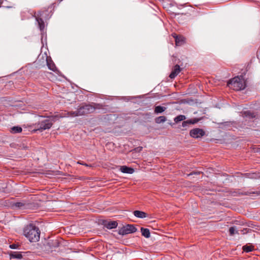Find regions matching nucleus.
Here are the masks:
<instances>
[{
    "instance_id": "b1692460",
    "label": "nucleus",
    "mask_w": 260,
    "mask_h": 260,
    "mask_svg": "<svg viewBox=\"0 0 260 260\" xmlns=\"http://www.w3.org/2000/svg\"><path fill=\"white\" fill-rule=\"evenodd\" d=\"M242 249L246 252H249L253 250V247L251 246L244 245L243 246Z\"/></svg>"
},
{
    "instance_id": "9b49d317",
    "label": "nucleus",
    "mask_w": 260,
    "mask_h": 260,
    "mask_svg": "<svg viewBox=\"0 0 260 260\" xmlns=\"http://www.w3.org/2000/svg\"><path fill=\"white\" fill-rule=\"evenodd\" d=\"M181 69L180 66L178 64H176L173 69L171 74L169 75V77L171 79L175 78L178 74L180 72Z\"/></svg>"
},
{
    "instance_id": "1a4fd4ad",
    "label": "nucleus",
    "mask_w": 260,
    "mask_h": 260,
    "mask_svg": "<svg viewBox=\"0 0 260 260\" xmlns=\"http://www.w3.org/2000/svg\"><path fill=\"white\" fill-rule=\"evenodd\" d=\"M199 119L198 118H193L187 120L186 121H184L182 123V126L183 127L182 128V131H185L187 129V127L188 126L189 124H193L198 122H199Z\"/></svg>"
},
{
    "instance_id": "20e7f679",
    "label": "nucleus",
    "mask_w": 260,
    "mask_h": 260,
    "mask_svg": "<svg viewBox=\"0 0 260 260\" xmlns=\"http://www.w3.org/2000/svg\"><path fill=\"white\" fill-rule=\"evenodd\" d=\"M57 117H58V115L51 116L49 117V119H46L35 123V131L43 132L44 130L50 129L55 121V118Z\"/></svg>"
},
{
    "instance_id": "ddd939ff",
    "label": "nucleus",
    "mask_w": 260,
    "mask_h": 260,
    "mask_svg": "<svg viewBox=\"0 0 260 260\" xmlns=\"http://www.w3.org/2000/svg\"><path fill=\"white\" fill-rule=\"evenodd\" d=\"M134 215L138 218H144L147 216L146 213L139 210H136L134 211Z\"/></svg>"
},
{
    "instance_id": "4be33fe9",
    "label": "nucleus",
    "mask_w": 260,
    "mask_h": 260,
    "mask_svg": "<svg viewBox=\"0 0 260 260\" xmlns=\"http://www.w3.org/2000/svg\"><path fill=\"white\" fill-rule=\"evenodd\" d=\"M22 131V129L20 126H13L11 128L10 132L13 134H16L21 133Z\"/></svg>"
},
{
    "instance_id": "f8f14e48",
    "label": "nucleus",
    "mask_w": 260,
    "mask_h": 260,
    "mask_svg": "<svg viewBox=\"0 0 260 260\" xmlns=\"http://www.w3.org/2000/svg\"><path fill=\"white\" fill-rule=\"evenodd\" d=\"M120 170L121 172L127 174H133L134 172V169L132 168L128 167L126 166H120Z\"/></svg>"
},
{
    "instance_id": "423d86ee",
    "label": "nucleus",
    "mask_w": 260,
    "mask_h": 260,
    "mask_svg": "<svg viewBox=\"0 0 260 260\" xmlns=\"http://www.w3.org/2000/svg\"><path fill=\"white\" fill-rule=\"evenodd\" d=\"M137 231V228L134 225L127 224L119 230L118 234L121 235H125L131 233H135Z\"/></svg>"
},
{
    "instance_id": "2eb2a0df",
    "label": "nucleus",
    "mask_w": 260,
    "mask_h": 260,
    "mask_svg": "<svg viewBox=\"0 0 260 260\" xmlns=\"http://www.w3.org/2000/svg\"><path fill=\"white\" fill-rule=\"evenodd\" d=\"M14 206L19 209H24L27 208L29 205L25 202H16L14 204Z\"/></svg>"
},
{
    "instance_id": "39448f33",
    "label": "nucleus",
    "mask_w": 260,
    "mask_h": 260,
    "mask_svg": "<svg viewBox=\"0 0 260 260\" xmlns=\"http://www.w3.org/2000/svg\"><path fill=\"white\" fill-rule=\"evenodd\" d=\"M38 22L39 28L43 30L45 28V23L43 19H48L49 18V14L48 9H44L38 12L37 15L35 16Z\"/></svg>"
},
{
    "instance_id": "dca6fc26",
    "label": "nucleus",
    "mask_w": 260,
    "mask_h": 260,
    "mask_svg": "<svg viewBox=\"0 0 260 260\" xmlns=\"http://www.w3.org/2000/svg\"><path fill=\"white\" fill-rule=\"evenodd\" d=\"M65 116L72 117H78V116H79L78 110H77L75 111L68 112L64 114V116H61L60 117H65Z\"/></svg>"
},
{
    "instance_id": "bb28decb",
    "label": "nucleus",
    "mask_w": 260,
    "mask_h": 260,
    "mask_svg": "<svg viewBox=\"0 0 260 260\" xmlns=\"http://www.w3.org/2000/svg\"><path fill=\"white\" fill-rule=\"evenodd\" d=\"M200 174V172H192L190 173V174H188L187 176H190V175H192L193 174Z\"/></svg>"
},
{
    "instance_id": "0eeeda50",
    "label": "nucleus",
    "mask_w": 260,
    "mask_h": 260,
    "mask_svg": "<svg viewBox=\"0 0 260 260\" xmlns=\"http://www.w3.org/2000/svg\"><path fill=\"white\" fill-rule=\"evenodd\" d=\"M189 135L191 137L198 139L202 138L205 135V132L199 128H196L190 131Z\"/></svg>"
},
{
    "instance_id": "f257e3e1",
    "label": "nucleus",
    "mask_w": 260,
    "mask_h": 260,
    "mask_svg": "<svg viewBox=\"0 0 260 260\" xmlns=\"http://www.w3.org/2000/svg\"><path fill=\"white\" fill-rule=\"evenodd\" d=\"M41 232L39 228L33 223L24 226L23 235L30 242H36L40 240Z\"/></svg>"
},
{
    "instance_id": "393cba45",
    "label": "nucleus",
    "mask_w": 260,
    "mask_h": 260,
    "mask_svg": "<svg viewBox=\"0 0 260 260\" xmlns=\"http://www.w3.org/2000/svg\"><path fill=\"white\" fill-rule=\"evenodd\" d=\"M18 247V245L15 244H11L10 245V248L11 249H16Z\"/></svg>"
},
{
    "instance_id": "a211bd4d",
    "label": "nucleus",
    "mask_w": 260,
    "mask_h": 260,
    "mask_svg": "<svg viewBox=\"0 0 260 260\" xmlns=\"http://www.w3.org/2000/svg\"><path fill=\"white\" fill-rule=\"evenodd\" d=\"M242 230L239 231L236 230L234 226H232L229 229V233L231 236H233L234 234H236L238 235H239L240 234H242ZM243 234H244V233H243Z\"/></svg>"
},
{
    "instance_id": "6e6552de",
    "label": "nucleus",
    "mask_w": 260,
    "mask_h": 260,
    "mask_svg": "<svg viewBox=\"0 0 260 260\" xmlns=\"http://www.w3.org/2000/svg\"><path fill=\"white\" fill-rule=\"evenodd\" d=\"M173 37L175 40V44L176 46H180L185 43V38L181 35H177L176 34H172Z\"/></svg>"
},
{
    "instance_id": "c85d7f7f",
    "label": "nucleus",
    "mask_w": 260,
    "mask_h": 260,
    "mask_svg": "<svg viewBox=\"0 0 260 260\" xmlns=\"http://www.w3.org/2000/svg\"><path fill=\"white\" fill-rule=\"evenodd\" d=\"M249 178H256V177L254 176V174L250 175Z\"/></svg>"
},
{
    "instance_id": "f3484780",
    "label": "nucleus",
    "mask_w": 260,
    "mask_h": 260,
    "mask_svg": "<svg viewBox=\"0 0 260 260\" xmlns=\"http://www.w3.org/2000/svg\"><path fill=\"white\" fill-rule=\"evenodd\" d=\"M167 108L163 106H157L154 108V112L155 114H159L164 112Z\"/></svg>"
},
{
    "instance_id": "412c9836",
    "label": "nucleus",
    "mask_w": 260,
    "mask_h": 260,
    "mask_svg": "<svg viewBox=\"0 0 260 260\" xmlns=\"http://www.w3.org/2000/svg\"><path fill=\"white\" fill-rule=\"evenodd\" d=\"M167 120V118L164 116H160L155 118V122L156 123L159 124L161 123H164Z\"/></svg>"
},
{
    "instance_id": "7ed1b4c3",
    "label": "nucleus",
    "mask_w": 260,
    "mask_h": 260,
    "mask_svg": "<svg viewBox=\"0 0 260 260\" xmlns=\"http://www.w3.org/2000/svg\"><path fill=\"white\" fill-rule=\"evenodd\" d=\"M228 86L235 90L244 89L246 86L245 81L242 76L235 77L228 82Z\"/></svg>"
},
{
    "instance_id": "f03ea898",
    "label": "nucleus",
    "mask_w": 260,
    "mask_h": 260,
    "mask_svg": "<svg viewBox=\"0 0 260 260\" xmlns=\"http://www.w3.org/2000/svg\"><path fill=\"white\" fill-rule=\"evenodd\" d=\"M103 108V105L100 104L92 103L91 104L82 103L78 108L77 110L79 116L85 115L94 112L96 109Z\"/></svg>"
},
{
    "instance_id": "9d476101",
    "label": "nucleus",
    "mask_w": 260,
    "mask_h": 260,
    "mask_svg": "<svg viewBox=\"0 0 260 260\" xmlns=\"http://www.w3.org/2000/svg\"><path fill=\"white\" fill-rule=\"evenodd\" d=\"M103 224L105 227L108 229H112L116 228L117 226L118 223L115 221H108L107 220H104Z\"/></svg>"
},
{
    "instance_id": "6ab92c4d",
    "label": "nucleus",
    "mask_w": 260,
    "mask_h": 260,
    "mask_svg": "<svg viewBox=\"0 0 260 260\" xmlns=\"http://www.w3.org/2000/svg\"><path fill=\"white\" fill-rule=\"evenodd\" d=\"M141 231L142 233V236L145 237V238H148L150 236V233L149 230L146 228H141Z\"/></svg>"
},
{
    "instance_id": "aec40b11",
    "label": "nucleus",
    "mask_w": 260,
    "mask_h": 260,
    "mask_svg": "<svg viewBox=\"0 0 260 260\" xmlns=\"http://www.w3.org/2000/svg\"><path fill=\"white\" fill-rule=\"evenodd\" d=\"M10 258L20 259L22 257V255L19 252H12L10 254Z\"/></svg>"
},
{
    "instance_id": "cd10ccee",
    "label": "nucleus",
    "mask_w": 260,
    "mask_h": 260,
    "mask_svg": "<svg viewBox=\"0 0 260 260\" xmlns=\"http://www.w3.org/2000/svg\"><path fill=\"white\" fill-rule=\"evenodd\" d=\"M78 164H80V165H84V166H88L87 164H84L83 162H81L80 161H78Z\"/></svg>"
},
{
    "instance_id": "5701e85b",
    "label": "nucleus",
    "mask_w": 260,
    "mask_h": 260,
    "mask_svg": "<svg viewBox=\"0 0 260 260\" xmlns=\"http://www.w3.org/2000/svg\"><path fill=\"white\" fill-rule=\"evenodd\" d=\"M185 119H186V116L183 115H179L177 116H176L174 119V120L176 123H178L179 122L183 121Z\"/></svg>"
},
{
    "instance_id": "a878e982",
    "label": "nucleus",
    "mask_w": 260,
    "mask_h": 260,
    "mask_svg": "<svg viewBox=\"0 0 260 260\" xmlns=\"http://www.w3.org/2000/svg\"><path fill=\"white\" fill-rule=\"evenodd\" d=\"M247 115H248L249 117H251V118H253V117H255V115H254V114H253V113H251L250 112H247Z\"/></svg>"
},
{
    "instance_id": "4468645a",
    "label": "nucleus",
    "mask_w": 260,
    "mask_h": 260,
    "mask_svg": "<svg viewBox=\"0 0 260 260\" xmlns=\"http://www.w3.org/2000/svg\"><path fill=\"white\" fill-rule=\"evenodd\" d=\"M46 61H47V66H48V68L50 70L55 72L57 70V68L55 67V65L54 63V62L52 61V60L51 59H49L47 58Z\"/></svg>"
}]
</instances>
